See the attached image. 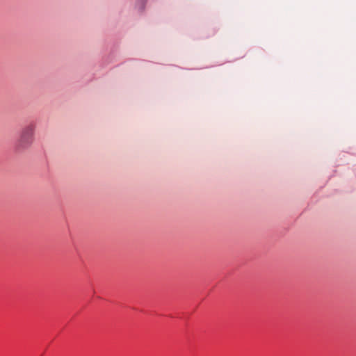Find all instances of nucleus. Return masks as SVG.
Masks as SVG:
<instances>
[{"label":"nucleus","instance_id":"nucleus-1","mask_svg":"<svg viewBox=\"0 0 356 356\" xmlns=\"http://www.w3.org/2000/svg\"><path fill=\"white\" fill-rule=\"evenodd\" d=\"M35 129V126L33 124H29L22 129L17 144V149H25L31 145L34 140Z\"/></svg>","mask_w":356,"mask_h":356}]
</instances>
